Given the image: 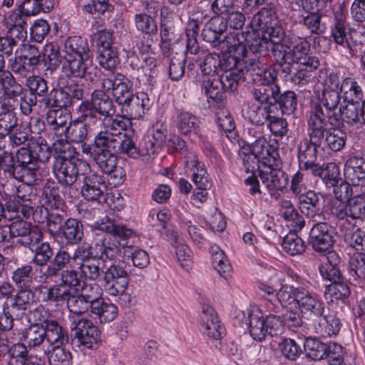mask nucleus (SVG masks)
I'll use <instances>...</instances> for the list:
<instances>
[{
  "mask_svg": "<svg viewBox=\"0 0 365 365\" xmlns=\"http://www.w3.org/2000/svg\"><path fill=\"white\" fill-rule=\"evenodd\" d=\"M52 150L41 136L31 138L27 146L19 148L13 153L14 163L19 177V182L31 185L36 181L39 163L47 162L51 156Z\"/></svg>",
  "mask_w": 365,
  "mask_h": 365,
  "instance_id": "obj_1",
  "label": "nucleus"
},
{
  "mask_svg": "<svg viewBox=\"0 0 365 365\" xmlns=\"http://www.w3.org/2000/svg\"><path fill=\"white\" fill-rule=\"evenodd\" d=\"M277 299L282 306L297 307L302 317L312 324L325 313L324 302L317 294L302 286L282 285Z\"/></svg>",
  "mask_w": 365,
  "mask_h": 365,
  "instance_id": "obj_2",
  "label": "nucleus"
},
{
  "mask_svg": "<svg viewBox=\"0 0 365 365\" xmlns=\"http://www.w3.org/2000/svg\"><path fill=\"white\" fill-rule=\"evenodd\" d=\"M123 143L109 134L95 135L91 145H84L83 153L89 156L103 173H108L118 164L117 155H125Z\"/></svg>",
  "mask_w": 365,
  "mask_h": 365,
  "instance_id": "obj_3",
  "label": "nucleus"
},
{
  "mask_svg": "<svg viewBox=\"0 0 365 365\" xmlns=\"http://www.w3.org/2000/svg\"><path fill=\"white\" fill-rule=\"evenodd\" d=\"M307 136L303 138L297 144V162L302 170H310L318 164V149L324 142V128L320 120H308Z\"/></svg>",
  "mask_w": 365,
  "mask_h": 365,
  "instance_id": "obj_4",
  "label": "nucleus"
},
{
  "mask_svg": "<svg viewBox=\"0 0 365 365\" xmlns=\"http://www.w3.org/2000/svg\"><path fill=\"white\" fill-rule=\"evenodd\" d=\"M45 331L42 324H33L19 333V341L16 343L20 365H46L37 356L29 354V351L39 348L45 341Z\"/></svg>",
  "mask_w": 365,
  "mask_h": 365,
  "instance_id": "obj_5",
  "label": "nucleus"
},
{
  "mask_svg": "<svg viewBox=\"0 0 365 365\" xmlns=\"http://www.w3.org/2000/svg\"><path fill=\"white\" fill-rule=\"evenodd\" d=\"M71 344L81 351L93 349L101 341V332L93 322L86 318L70 317Z\"/></svg>",
  "mask_w": 365,
  "mask_h": 365,
  "instance_id": "obj_6",
  "label": "nucleus"
},
{
  "mask_svg": "<svg viewBox=\"0 0 365 365\" xmlns=\"http://www.w3.org/2000/svg\"><path fill=\"white\" fill-rule=\"evenodd\" d=\"M76 109L98 123L102 122V117L103 120H106L115 113L113 99L110 97L108 93L98 92L96 90L91 92L90 98L82 101Z\"/></svg>",
  "mask_w": 365,
  "mask_h": 365,
  "instance_id": "obj_7",
  "label": "nucleus"
},
{
  "mask_svg": "<svg viewBox=\"0 0 365 365\" xmlns=\"http://www.w3.org/2000/svg\"><path fill=\"white\" fill-rule=\"evenodd\" d=\"M52 171L61 185L71 187L79 175H86V172L90 171V164L76 157L69 159L57 158L53 160Z\"/></svg>",
  "mask_w": 365,
  "mask_h": 365,
  "instance_id": "obj_8",
  "label": "nucleus"
},
{
  "mask_svg": "<svg viewBox=\"0 0 365 365\" xmlns=\"http://www.w3.org/2000/svg\"><path fill=\"white\" fill-rule=\"evenodd\" d=\"M342 98L340 91H325L323 90L319 95V103L314 105L307 115V121L311 117H314L315 113L321 112L322 118L327 120L331 126L341 127V120L340 115L336 112L339 108L341 99Z\"/></svg>",
  "mask_w": 365,
  "mask_h": 365,
  "instance_id": "obj_9",
  "label": "nucleus"
},
{
  "mask_svg": "<svg viewBox=\"0 0 365 365\" xmlns=\"http://www.w3.org/2000/svg\"><path fill=\"white\" fill-rule=\"evenodd\" d=\"M113 31L106 29L98 31L93 37L98 63L108 71L115 68L119 62L117 49L113 46Z\"/></svg>",
  "mask_w": 365,
  "mask_h": 365,
  "instance_id": "obj_10",
  "label": "nucleus"
},
{
  "mask_svg": "<svg viewBox=\"0 0 365 365\" xmlns=\"http://www.w3.org/2000/svg\"><path fill=\"white\" fill-rule=\"evenodd\" d=\"M62 71L68 78H85L91 83L100 80L101 71L89 57H64Z\"/></svg>",
  "mask_w": 365,
  "mask_h": 365,
  "instance_id": "obj_11",
  "label": "nucleus"
},
{
  "mask_svg": "<svg viewBox=\"0 0 365 365\" xmlns=\"http://www.w3.org/2000/svg\"><path fill=\"white\" fill-rule=\"evenodd\" d=\"M83 175L84 178L81 193L83 198L98 204L107 203L109 194L104 175L91 170Z\"/></svg>",
  "mask_w": 365,
  "mask_h": 365,
  "instance_id": "obj_12",
  "label": "nucleus"
},
{
  "mask_svg": "<svg viewBox=\"0 0 365 365\" xmlns=\"http://www.w3.org/2000/svg\"><path fill=\"white\" fill-rule=\"evenodd\" d=\"M346 29L341 16H336L335 23L331 28V36L337 44L347 48L349 53L354 56L365 43V28L362 31L354 30L349 38L347 37Z\"/></svg>",
  "mask_w": 365,
  "mask_h": 365,
  "instance_id": "obj_13",
  "label": "nucleus"
},
{
  "mask_svg": "<svg viewBox=\"0 0 365 365\" xmlns=\"http://www.w3.org/2000/svg\"><path fill=\"white\" fill-rule=\"evenodd\" d=\"M227 76L221 75L203 76L202 79V89L206 97L214 103H222L227 98V93L235 92L238 86L228 81Z\"/></svg>",
  "mask_w": 365,
  "mask_h": 365,
  "instance_id": "obj_14",
  "label": "nucleus"
},
{
  "mask_svg": "<svg viewBox=\"0 0 365 365\" xmlns=\"http://www.w3.org/2000/svg\"><path fill=\"white\" fill-rule=\"evenodd\" d=\"M263 6L253 16L250 23V28H259L269 23V19L274 17L277 13V1L275 0H245L242 9L245 14H252Z\"/></svg>",
  "mask_w": 365,
  "mask_h": 365,
  "instance_id": "obj_15",
  "label": "nucleus"
},
{
  "mask_svg": "<svg viewBox=\"0 0 365 365\" xmlns=\"http://www.w3.org/2000/svg\"><path fill=\"white\" fill-rule=\"evenodd\" d=\"M14 163L13 153L4 150L0 153V185L5 192L14 195L18 194L21 185H16L19 182L18 173Z\"/></svg>",
  "mask_w": 365,
  "mask_h": 365,
  "instance_id": "obj_16",
  "label": "nucleus"
},
{
  "mask_svg": "<svg viewBox=\"0 0 365 365\" xmlns=\"http://www.w3.org/2000/svg\"><path fill=\"white\" fill-rule=\"evenodd\" d=\"M76 113L77 118L70 123L66 131V138L71 143L81 144L83 152L84 145H91V143H87L86 141L89 138V132L92 130L91 127L98 123L78 109H76Z\"/></svg>",
  "mask_w": 365,
  "mask_h": 365,
  "instance_id": "obj_17",
  "label": "nucleus"
},
{
  "mask_svg": "<svg viewBox=\"0 0 365 365\" xmlns=\"http://www.w3.org/2000/svg\"><path fill=\"white\" fill-rule=\"evenodd\" d=\"M334 228L327 222L315 223L310 232L309 244L317 252L324 253L333 247Z\"/></svg>",
  "mask_w": 365,
  "mask_h": 365,
  "instance_id": "obj_18",
  "label": "nucleus"
},
{
  "mask_svg": "<svg viewBox=\"0 0 365 365\" xmlns=\"http://www.w3.org/2000/svg\"><path fill=\"white\" fill-rule=\"evenodd\" d=\"M185 174L190 177L196 186V190H208L212 183L203 163L199 160L198 156L193 153H188L185 161Z\"/></svg>",
  "mask_w": 365,
  "mask_h": 365,
  "instance_id": "obj_19",
  "label": "nucleus"
},
{
  "mask_svg": "<svg viewBox=\"0 0 365 365\" xmlns=\"http://www.w3.org/2000/svg\"><path fill=\"white\" fill-rule=\"evenodd\" d=\"M224 17L212 16L204 26L201 36L213 48H221L228 38Z\"/></svg>",
  "mask_w": 365,
  "mask_h": 365,
  "instance_id": "obj_20",
  "label": "nucleus"
},
{
  "mask_svg": "<svg viewBox=\"0 0 365 365\" xmlns=\"http://www.w3.org/2000/svg\"><path fill=\"white\" fill-rule=\"evenodd\" d=\"M270 164L262 165L263 169L260 170L259 173L260 179L268 190L282 191L288 184V175L279 168L281 164L279 158Z\"/></svg>",
  "mask_w": 365,
  "mask_h": 365,
  "instance_id": "obj_21",
  "label": "nucleus"
},
{
  "mask_svg": "<svg viewBox=\"0 0 365 365\" xmlns=\"http://www.w3.org/2000/svg\"><path fill=\"white\" fill-rule=\"evenodd\" d=\"M245 68L252 81L257 85L277 83V71L267 65V61H246Z\"/></svg>",
  "mask_w": 365,
  "mask_h": 365,
  "instance_id": "obj_22",
  "label": "nucleus"
},
{
  "mask_svg": "<svg viewBox=\"0 0 365 365\" xmlns=\"http://www.w3.org/2000/svg\"><path fill=\"white\" fill-rule=\"evenodd\" d=\"M121 117L128 120L140 119L148 110L150 100L148 95L144 92L134 94L120 106Z\"/></svg>",
  "mask_w": 365,
  "mask_h": 365,
  "instance_id": "obj_23",
  "label": "nucleus"
},
{
  "mask_svg": "<svg viewBox=\"0 0 365 365\" xmlns=\"http://www.w3.org/2000/svg\"><path fill=\"white\" fill-rule=\"evenodd\" d=\"M34 297L35 292L32 289H17L16 292L12 294L4 304L16 317L17 320H19L26 315V311L33 304Z\"/></svg>",
  "mask_w": 365,
  "mask_h": 365,
  "instance_id": "obj_24",
  "label": "nucleus"
},
{
  "mask_svg": "<svg viewBox=\"0 0 365 365\" xmlns=\"http://www.w3.org/2000/svg\"><path fill=\"white\" fill-rule=\"evenodd\" d=\"M95 227L98 230L112 235L114 240L123 247H130L128 245V240L135 236L132 229L124 225L115 223L108 216L103 218L101 222H96Z\"/></svg>",
  "mask_w": 365,
  "mask_h": 365,
  "instance_id": "obj_25",
  "label": "nucleus"
},
{
  "mask_svg": "<svg viewBox=\"0 0 365 365\" xmlns=\"http://www.w3.org/2000/svg\"><path fill=\"white\" fill-rule=\"evenodd\" d=\"M307 356L313 360H322L328 358L331 351L339 353L341 346L334 342L324 343L317 338L309 337L303 342Z\"/></svg>",
  "mask_w": 365,
  "mask_h": 365,
  "instance_id": "obj_26",
  "label": "nucleus"
},
{
  "mask_svg": "<svg viewBox=\"0 0 365 365\" xmlns=\"http://www.w3.org/2000/svg\"><path fill=\"white\" fill-rule=\"evenodd\" d=\"M123 145L125 148L126 155L134 159L155 155L161 150L147 134L143 136L138 147L136 145V137L134 133L131 138H125Z\"/></svg>",
  "mask_w": 365,
  "mask_h": 365,
  "instance_id": "obj_27",
  "label": "nucleus"
},
{
  "mask_svg": "<svg viewBox=\"0 0 365 365\" xmlns=\"http://www.w3.org/2000/svg\"><path fill=\"white\" fill-rule=\"evenodd\" d=\"M322 113L321 112L317 113L314 117H311L309 120L314 121L316 120H320L322 123V128H324V142L323 144L326 145L328 148L332 151L337 152L341 150L346 144V133L339 129V127L332 126L331 128H327L328 121L322 118Z\"/></svg>",
  "mask_w": 365,
  "mask_h": 365,
  "instance_id": "obj_28",
  "label": "nucleus"
},
{
  "mask_svg": "<svg viewBox=\"0 0 365 365\" xmlns=\"http://www.w3.org/2000/svg\"><path fill=\"white\" fill-rule=\"evenodd\" d=\"M200 330L210 338L219 339L224 334L225 329L220 324L214 309L208 305L203 306L200 315Z\"/></svg>",
  "mask_w": 365,
  "mask_h": 365,
  "instance_id": "obj_29",
  "label": "nucleus"
},
{
  "mask_svg": "<svg viewBox=\"0 0 365 365\" xmlns=\"http://www.w3.org/2000/svg\"><path fill=\"white\" fill-rule=\"evenodd\" d=\"M344 176L351 185L356 188L365 182V158L351 156L344 163Z\"/></svg>",
  "mask_w": 365,
  "mask_h": 365,
  "instance_id": "obj_30",
  "label": "nucleus"
},
{
  "mask_svg": "<svg viewBox=\"0 0 365 365\" xmlns=\"http://www.w3.org/2000/svg\"><path fill=\"white\" fill-rule=\"evenodd\" d=\"M219 71L222 77L227 76L228 81H234V83L239 86V82L244 78L245 62H240L229 55L227 53L220 56Z\"/></svg>",
  "mask_w": 365,
  "mask_h": 365,
  "instance_id": "obj_31",
  "label": "nucleus"
},
{
  "mask_svg": "<svg viewBox=\"0 0 365 365\" xmlns=\"http://www.w3.org/2000/svg\"><path fill=\"white\" fill-rule=\"evenodd\" d=\"M256 139L251 142V151L262 159V165H271L278 158L279 153L276 147L270 145L262 133H257Z\"/></svg>",
  "mask_w": 365,
  "mask_h": 365,
  "instance_id": "obj_32",
  "label": "nucleus"
},
{
  "mask_svg": "<svg viewBox=\"0 0 365 365\" xmlns=\"http://www.w3.org/2000/svg\"><path fill=\"white\" fill-rule=\"evenodd\" d=\"M255 34L250 33V36L247 37V43L249 46V59L246 61H252L259 60V61H268L269 49H272L270 43L265 35L262 37L255 36Z\"/></svg>",
  "mask_w": 365,
  "mask_h": 365,
  "instance_id": "obj_33",
  "label": "nucleus"
},
{
  "mask_svg": "<svg viewBox=\"0 0 365 365\" xmlns=\"http://www.w3.org/2000/svg\"><path fill=\"white\" fill-rule=\"evenodd\" d=\"M42 294L41 301L46 304L55 303L56 304H63L69 299L71 294L70 289L66 288L61 283L46 287H38L36 289Z\"/></svg>",
  "mask_w": 365,
  "mask_h": 365,
  "instance_id": "obj_34",
  "label": "nucleus"
},
{
  "mask_svg": "<svg viewBox=\"0 0 365 365\" xmlns=\"http://www.w3.org/2000/svg\"><path fill=\"white\" fill-rule=\"evenodd\" d=\"M44 328L45 338L51 346L54 345H66L69 342L67 330L57 321L46 319L42 323Z\"/></svg>",
  "mask_w": 365,
  "mask_h": 365,
  "instance_id": "obj_35",
  "label": "nucleus"
},
{
  "mask_svg": "<svg viewBox=\"0 0 365 365\" xmlns=\"http://www.w3.org/2000/svg\"><path fill=\"white\" fill-rule=\"evenodd\" d=\"M83 225L81 220L69 217L66 220L65 225L58 237L65 240L67 245H77L83 239Z\"/></svg>",
  "mask_w": 365,
  "mask_h": 365,
  "instance_id": "obj_36",
  "label": "nucleus"
},
{
  "mask_svg": "<svg viewBox=\"0 0 365 365\" xmlns=\"http://www.w3.org/2000/svg\"><path fill=\"white\" fill-rule=\"evenodd\" d=\"M102 121L103 122V128L99 130L96 135H99L100 134H104L106 135V134L108 133L114 138L121 140V143H123L121 146L124 147L123 144L125 141V138H131L134 133L133 130L125 133H121L122 130H125L128 126L127 122L123 119L118 118H113L111 116Z\"/></svg>",
  "mask_w": 365,
  "mask_h": 365,
  "instance_id": "obj_37",
  "label": "nucleus"
},
{
  "mask_svg": "<svg viewBox=\"0 0 365 365\" xmlns=\"http://www.w3.org/2000/svg\"><path fill=\"white\" fill-rule=\"evenodd\" d=\"M71 253L63 249H59L47 265L43 275L46 278L57 277L61 272L68 268L72 261Z\"/></svg>",
  "mask_w": 365,
  "mask_h": 365,
  "instance_id": "obj_38",
  "label": "nucleus"
},
{
  "mask_svg": "<svg viewBox=\"0 0 365 365\" xmlns=\"http://www.w3.org/2000/svg\"><path fill=\"white\" fill-rule=\"evenodd\" d=\"M271 113H273V111L270 106L257 105L254 103H248L243 110L244 118L257 126L264 125Z\"/></svg>",
  "mask_w": 365,
  "mask_h": 365,
  "instance_id": "obj_39",
  "label": "nucleus"
},
{
  "mask_svg": "<svg viewBox=\"0 0 365 365\" xmlns=\"http://www.w3.org/2000/svg\"><path fill=\"white\" fill-rule=\"evenodd\" d=\"M233 34V43L226 41L227 46V53L232 56L233 58H235L238 61L245 62V64H246V61H245L244 60L245 58H247V59H249V56H250L245 44L243 43V41H247V37L250 36V32L248 30L245 31H237V33H234Z\"/></svg>",
  "mask_w": 365,
  "mask_h": 365,
  "instance_id": "obj_40",
  "label": "nucleus"
},
{
  "mask_svg": "<svg viewBox=\"0 0 365 365\" xmlns=\"http://www.w3.org/2000/svg\"><path fill=\"white\" fill-rule=\"evenodd\" d=\"M39 200L42 205L50 207L52 209L59 210L64 206V200L61 195L60 187L54 182H47L44 185Z\"/></svg>",
  "mask_w": 365,
  "mask_h": 365,
  "instance_id": "obj_41",
  "label": "nucleus"
},
{
  "mask_svg": "<svg viewBox=\"0 0 365 365\" xmlns=\"http://www.w3.org/2000/svg\"><path fill=\"white\" fill-rule=\"evenodd\" d=\"M63 52L64 57H89L87 39L80 36H69L64 41Z\"/></svg>",
  "mask_w": 365,
  "mask_h": 365,
  "instance_id": "obj_42",
  "label": "nucleus"
},
{
  "mask_svg": "<svg viewBox=\"0 0 365 365\" xmlns=\"http://www.w3.org/2000/svg\"><path fill=\"white\" fill-rule=\"evenodd\" d=\"M91 312L96 317L101 323H108L117 317L118 309L115 304L101 297L94 302L91 306Z\"/></svg>",
  "mask_w": 365,
  "mask_h": 365,
  "instance_id": "obj_43",
  "label": "nucleus"
},
{
  "mask_svg": "<svg viewBox=\"0 0 365 365\" xmlns=\"http://www.w3.org/2000/svg\"><path fill=\"white\" fill-rule=\"evenodd\" d=\"M251 90L252 98L259 103L266 106H276L277 94L279 93V86L277 83L259 85Z\"/></svg>",
  "mask_w": 365,
  "mask_h": 365,
  "instance_id": "obj_44",
  "label": "nucleus"
},
{
  "mask_svg": "<svg viewBox=\"0 0 365 365\" xmlns=\"http://www.w3.org/2000/svg\"><path fill=\"white\" fill-rule=\"evenodd\" d=\"M69 113L60 108L48 109L46 114V120L50 130L56 135L66 133L68 123L70 119Z\"/></svg>",
  "mask_w": 365,
  "mask_h": 365,
  "instance_id": "obj_45",
  "label": "nucleus"
},
{
  "mask_svg": "<svg viewBox=\"0 0 365 365\" xmlns=\"http://www.w3.org/2000/svg\"><path fill=\"white\" fill-rule=\"evenodd\" d=\"M317 333L323 337L336 336L341 329V322L333 314H324L313 323Z\"/></svg>",
  "mask_w": 365,
  "mask_h": 365,
  "instance_id": "obj_46",
  "label": "nucleus"
},
{
  "mask_svg": "<svg viewBox=\"0 0 365 365\" xmlns=\"http://www.w3.org/2000/svg\"><path fill=\"white\" fill-rule=\"evenodd\" d=\"M299 198L301 212L308 217H313L321 210L320 197L313 190H305L297 195Z\"/></svg>",
  "mask_w": 365,
  "mask_h": 365,
  "instance_id": "obj_47",
  "label": "nucleus"
},
{
  "mask_svg": "<svg viewBox=\"0 0 365 365\" xmlns=\"http://www.w3.org/2000/svg\"><path fill=\"white\" fill-rule=\"evenodd\" d=\"M340 92L344 102L361 103L364 100L361 86L352 78L346 77L342 79Z\"/></svg>",
  "mask_w": 365,
  "mask_h": 365,
  "instance_id": "obj_48",
  "label": "nucleus"
},
{
  "mask_svg": "<svg viewBox=\"0 0 365 365\" xmlns=\"http://www.w3.org/2000/svg\"><path fill=\"white\" fill-rule=\"evenodd\" d=\"M281 207L282 216L287 222V226L292 227L290 231L297 232L304 227V217L299 213L289 200L282 201Z\"/></svg>",
  "mask_w": 365,
  "mask_h": 365,
  "instance_id": "obj_49",
  "label": "nucleus"
},
{
  "mask_svg": "<svg viewBox=\"0 0 365 365\" xmlns=\"http://www.w3.org/2000/svg\"><path fill=\"white\" fill-rule=\"evenodd\" d=\"M160 48L164 55H169L173 46L179 40L178 29L174 24H160Z\"/></svg>",
  "mask_w": 365,
  "mask_h": 365,
  "instance_id": "obj_50",
  "label": "nucleus"
},
{
  "mask_svg": "<svg viewBox=\"0 0 365 365\" xmlns=\"http://www.w3.org/2000/svg\"><path fill=\"white\" fill-rule=\"evenodd\" d=\"M175 121L178 131L185 135L196 133L200 124L199 118L187 111H180Z\"/></svg>",
  "mask_w": 365,
  "mask_h": 365,
  "instance_id": "obj_51",
  "label": "nucleus"
},
{
  "mask_svg": "<svg viewBox=\"0 0 365 365\" xmlns=\"http://www.w3.org/2000/svg\"><path fill=\"white\" fill-rule=\"evenodd\" d=\"M267 306L270 309V313L264 318L266 336L267 334L271 336H277L282 333L284 324L281 317L277 314L279 312V307L271 302H267Z\"/></svg>",
  "mask_w": 365,
  "mask_h": 365,
  "instance_id": "obj_52",
  "label": "nucleus"
},
{
  "mask_svg": "<svg viewBox=\"0 0 365 365\" xmlns=\"http://www.w3.org/2000/svg\"><path fill=\"white\" fill-rule=\"evenodd\" d=\"M344 105L339 108L341 125L344 123L349 125L362 124L361 103L352 102H344Z\"/></svg>",
  "mask_w": 365,
  "mask_h": 365,
  "instance_id": "obj_53",
  "label": "nucleus"
},
{
  "mask_svg": "<svg viewBox=\"0 0 365 365\" xmlns=\"http://www.w3.org/2000/svg\"><path fill=\"white\" fill-rule=\"evenodd\" d=\"M1 84L4 96L8 99H15L21 96L24 87L17 82L12 73L9 71L1 74Z\"/></svg>",
  "mask_w": 365,
  "mask_h": 365,
  "instance_id": "obj_54",
  "label": "nucleus"
},
{
  "mask_svg": "<svg viewBox=\"0 0 365 365\" xmlns=\"http://www.w3.org/2000/svg\"><path fill=\"white\" fill-rule=\"evenodd\" d=\"M134 21L137 30L148 38L153 40V37H156L158 29L155 17L145 13H140L135 15Z\"/></svg>",
  "mask_w": 365,
  "mask_h": 365,
  "instance_id": "obj_55",
  "label": "nucleus"
},
{
  "mask_svg": "<svg viewBox=\"0 0 365 365\" xmlns=\"http://www.w3.org/2000/svg\"><path fill=\"white\" fill-rule=\"evenodd\" d=\"M17 117L16 113L9 103L3 102L0 106V129L1 135H9L17 125Z\"/></svg>",
  "mask_w": 365,
  "mask_h": 365,
  "instance_id": "obj_56",
  "label": "nucleus"
},
{
  "mask_svg": "<svg viewBox=\"0 0 365 365\" xmlns=\"http://www.w3.org/2000/svg\"><path fill=\"white\" fill-rule=\"evenodd\" d=\"M54 6L53 0H24L18 8L26 16H34L41 12H49Z\"/></svg>",
  "mask_w": 365,
  "mask_h": 365,
  "instance_id": "obj_57",
  "label": "nucleus"
},
{
  "mask_svg": "<svg viewBox=\"0 0 365 365\" xmlns=\"http://www.w3.org/2000/svg\"><path fill=\"white\" fill-rule=\"evenodd\" d=\"M49 365H72L73 356L65 345H54L46 352Z\"/></svg>",
  "mask_w": 365,
  "mask_h": 365,
  "instance_id": "obj_58",
  "label": "nucleus"
},
{
  "mask_svg": "<svg viewBox=\"0 0 365 365\" xmlns=\"http://www.w3.org/2000/svg\"><path fill=\"white\" fill-rule=\"evenodd\" d=\"M276 19V16L274 17H272L269 19V23L264 26H260L259 28H251L253 31H261L264 32V35L267 36L269 42L272 43V46L279 44L280 43L284 42V40L287 38H293L294 36L291 34H285L283 29L279 27H274L272 26V21Z\"/></svg>",
  "mask_w": 365,
  "mask_h": 365,
  "instance_id": "obj_59",
  "label": "nucleus"
},
{
  "mask_svg": "<svg viewBox=\"0 0 365 365\" xmlns=\"http://www.w3.org/2000/svg\"><path fill=\"white\" fill-rule=\"evenodd\" d=\"M33 267L29 264H24L16 268L11 275V279L17 289H31V287L33 283Z\"/></svg>",
  "mask_w": 365,
  "mask_h": 365,
  "instance_id": "obj_60",
  "label": "nucleus"
},
{
  "mask_svg": "<svg viewBox=\"0 0 365 365\" xmlns=\"http://www.w3.org/2000/svg\"><path fill=\"white\" fill-rule=\"evenodd\" d=\"M336 168L335 164L330 163L329 165H320L319 163L310 169V173L315 177H319L324 182L326 186L331 188L335 183H337V173L334 172Z\"/></svg>",
  "mask_w": 365,
  "mask_h": 365,
  "instance_id": "obj_61",
  "label": "nucleus"
},
{
  "mask_svg": "<svg viewBox=\"0 0 365 365\" xmlns=\"http://www.w3.org/2000/svg\"><path fill=\"white\" fill-rule=\"evenodd\" d=\"M8 66L11 73L19 75L22 77H27L32 74L36 66L30 61L21 55H16L8 61Z\"/></svg>",
  "mask_w": 365,
  "mask_h": 365,
  "instance_id": "obj_62",
  "label": "nucleus"
},
{
  "mask_svg": "<svg viewBox=\"0 0 365 365\" xmlns=\"http://www.w3.org/2000/svg\"><path fill=\"white\" fill-rule=\"evenodd\" d=\"M249 331L256 341H262L266 337L264 317L261 312H251L249 314Z\"/></svg>",
  "mask_w": 365,
  "mask_h": 365,
  "instance_id": "obj_63",
  "label": "nucleus"
},
{
  "mask_svg": "<svg viewBox=\"0 0 365 365\" xmlns=\"http://www.w3.org/2000/svg\"><path fill=\"white\" fill-rule=\"evenodd\" d=\"M283 250L288 255L294 256L305 251L306 245L304 240L297 232L290 231L284 238L282 244Z\"/></svg>",
  "mask_w": 365,
  "mask_h": 365,
  "instance_id": "obj_64",
  "label": "nucleus"
}]
</instances>
